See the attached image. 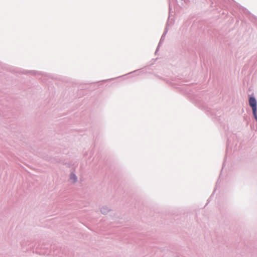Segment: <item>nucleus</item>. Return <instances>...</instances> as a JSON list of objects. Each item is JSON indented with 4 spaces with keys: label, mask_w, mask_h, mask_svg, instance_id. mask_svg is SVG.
Segmentation results:
<instances>
[{
    "label": "nucleus",
    "mask_w": 257,
    "mask_h": 257,
    "mask_svg": "<svg viewBox=\"0 0 257 257\" xmlns=\"http://www.w3.org/2000/svg\"><path fill=\"white\" fill-rule=\"evenodd\" d=\"M70 179L72 183H75L77 181V177L75 174H71L70 175Z\"/></svg>",
    "instance_id": "nucleus-2"
},
{
    "label": "nucleus",
    "mask_w": 257,
    "mask_h": 257,
    "mask_svg": "<svg viewBox=\"0 0 257 257\" xmlns=\"http://www.w3.org/2000/svg\"><path fill=\"white\" fill-rule=\"evenodd\" d=\"M102 213H106V211H102Z\"/></svg>",
    "instance_id": "nucleus-3"
},
{
    "label": "nucleus",
    "mask_w": 257,
    "mask_h": 257,
    "mask_svg": "<svg viewBox=\"0 0 257 257\" xmlns=\"http://www.w3.org/2000/svg\"><path fill=\"white\" fill-rule=\"evenodd\" d=\"M249 104L252 108L253 114L254 116V118L257 120L256 101L255 98L250 97L249 99Z\"/></svg>",
    "instance_id": "nucleus-1"
}]
</instances>
